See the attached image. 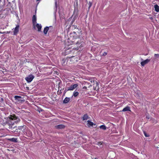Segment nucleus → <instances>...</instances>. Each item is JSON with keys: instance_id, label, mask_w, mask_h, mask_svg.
<instances>
[{"instance_id": "nucleus-25", "label": "nucleus", "mask_w": 159, "mask_h": 159, "mask_svg": "<svg viewBox=\"0 0 159 159\" xmlns=\"http://www.w3.org/2000/svg\"><path fill=\"white\" fill-rule=\"evenodd\" d=\"M76 44H77V45H78V46L79 45H80V43L79 42V41L78 40L77 41V42H76L75 43Z\"/></svg>"}, {"instance_id": "nucleus-3", "label": "nucleus", "mask_w": 159, "mask_h": 159, "mask_svg": "<svg viewBox=\"0 0 159 159\" xmlns=\"http://www.w3.org/2000/svg\"><path fill=\"white\" fill-rule=\"evenodd\" d=\"M7 127L8 128L9 130L11 132L13 133V131H15L16 129H18L17 128V127L16 126H7Z\"/></svg>"}, {"instance_id": "nucleus-23", "label": "nucleus", "mask_w": 159, "mask_h": 159, "mask_svg": "<svg viewBox=\"0 0 159 159\" xmlns=\"http://www.w3.org/2000/svg\"><path fill=\"white\" fill-rule=\"evenodd\" d=\"M143 133H144V135L145 137H149V135L148 134H147V133L145 131H143Z\"/></svg>"}, {"instance_id": "nucleus-40", "label": "nucleus", "mask_w": 159, "mask_h": 159, "mask_svg": "<svg viewBox=\"0 0 159 159\" xmlns=\"http://www.w3.org/2000/svg\"><path fill=\"white\" fill-rule=\"evenodd\" d=\"M40 0H37L38 1H40Z\"/></svg>"}, {"instance_id": "nucleus-17", "label": "nucleus", "mask_w": 159, "mask_h": 159, "mask_svg": "<svg viewBox=\"0 0 159 159\" xmlns=\"http://www.w3.org/2000/svg\"><path fill=\"white\" fill-rule=\"evenodd\" d=\"M21 97L20 96H15L14 97V98L16 100H17L18 101H19L20 100V99L21 98Z\"/></svg>"}, {"instance_id": "nucleus-11", "label": "nucleus", "mask_w": 159, "mask_h": 159, "mask_svg": "<svg viewBox=\"0 0 159 159\" xmlns=\"http://www.w3.org/2000/svg\"><path fill=\"white\" fill-rule=\"evenodd\" d=\"M122 111H130V108L129 106H127L124 108Z\"/></svg>"}, {"instance_id": "nucleus-21", "label": "nucleus", "mask_w": 159, "mask_h": 159, "mask_svg": "<svg viewBox=\"0 0 159 159\" xmlns=\"http://www.w3.org/2000/svg\"><path fill=\"white\" fill-rule=\"evenodd\" d=\"M78 94H79V93L78 92H74V93L73 95L75 97H76L78 95Z\"/></svg>"}, {"instance_id": "nucleus-39", "label": "nucleus", "mask_w": 159, "mask_h": 159, "mask_svg": "<svg viewBox=\"0 0 159 159\" xmlns=\"http://www.w3.org/2000/svg\"><path fill=\"white\" fill-rule=\"evenodd\" d=\"M36 9H35V13H36Z\"/></svg>"}, {"instance_id": "nucleus-30", "label": "nucleus", "mask_w": 159, "mask_h": 159, "mask_svg": "<svg viewBox=\"0 0 159 159\" xmlns=\"http://www.w3.org/2000/svg\"><path fill=\"white\" fill-rule=\"evenodd\" d=\"M67 89H65V90H64V95L66 93V91H67L68 90H67Z\"/></svg>"}, {"instance_id": "nucleus-16", "label": "nucleus", "mask_w": 159, "mask_h": 159, "mask_svg": "<svg viewBox=\"0 0 159 159\" xmlns=\"http://www.w3.org/2000/svg\"><path fill=\"white\" fill-rule=\"evenodd\" d=\"M155 11L158 12L159 11V6L157 4H156L154 6Z\"/></svg>"}, {"instance_id": "nucleus-18", "label": "nucleus", "mask_w": 159, "mask_h": 159, "mask_svg": "<svg viewBox=\"0 0 159 159\" xmlns=\"http://www.w3.org/2000/svg\"><path fill=\"white\" fill-rule=\"evenodd\" d=\"M89 118V116H88L87 114H85L83 117V119L84 120H87Z\"/></svg>"}, {"instance_id": "nucleus-36", "label": "nucleus", "mask_w": 159, "mask_h": 159, "mask_svg": "<svg viewBox=\"0 0 159 159\" xmlns=\"http://www.w3.org/2000/svg\"><path fill=\"white\" fill-rule=\"evenodd\" d=\"M1 101H3V100H4L3 99V98H1Z\"/></svg>"}, {"instance_id": "nucleus-29", "label": "nucleus", "mask_w": 159, "mask_h": 159, "mask_svg": "<svg viewBox=\"0 0 159 159\" xmlns=\"http://www.w3.org/2000/svg\"><path fill=\"white\" fill-rule=\"evenodd\" d=\"M43 111V110L40 108L38 110V111L39 112H40V111Z\"/></svg>"}, {"instance_id": "nucleus-27", "label": "nucleus", "mask_w": 159, "mask_h": 159, "mask_svg": "<svg viewBox=\"0 0 159 159\" xmlns=\"http://www.w3.org/2000/svg\"><path fill=\"white\" fill-rule=\"evenodd\" d=\"M48 28H49V30H52L53 28L52 26L48 27Z\"/></svg>"}, {"instance_id": "nucleus-9", "label": "nucleus", "mask_w": 159, "mask_h": 159, "mask_svg": "<svg viewBox=\"0 0 159 159\" xmlns=\"http://www.w3.org/2000/svg\"><path fill=\"white\" fill-rule=\"evenodd\" d=\"M7 140L10 141L15 143H17L18 142L17 139L16 138H13L11 139H8Z\"/></svg>"}, {"instance_id": "nucleus-13", "label": "nucleus", "mask_w": 159, "mask_h": 159, "mask_svg": "<svg viewBox=\"0 0 159 159\" xmlns=\"http://www.w3.org/2000/svg\"><path fill=\"white\" fill-rule=\"evenodd\" d=\"M20 131H18V129H16L15 131H13V133L15 134H16V136H19L20 135Z\"/></svg>"}, {"instance_id": "nucleus-26", "label": "nucleus", "mask_w": 159, "mask_h": 159, "mask_svg": "<svg viewBox=\"0 0 159 159\" xmlns=\"http://www.w3.org/2000/svg\"><path fill=\"white\" fill-rule=\"evenodd\" d=\"M107 52H105L102 54V55L103 56H106L107 55Z\"/></svg>"}, {"instance_id": "nucleus-37", "label": "nucleus", "mask_w": 159, "mask_h": 159, "mask_svg": "<svg viewBox=\"0 0 159 159\" xmlns=\"http://www.w3.org/2000/svg\"><path fill=\"white\" fill-rule=\"evenodd\" d=\"M98 143H99V144H102V143H101V142H99Z\"/></svg>"}, {"instance_id": "nucleus-1", "label": "nucleus", "mask_w": 159, "mask_h": 159, "mask_svg": "<svg viewBox=\"0 0 159 159\" xmlns=\"http://www.w3.org/2000/svg\"><path fill=\"white\" fill-rule=\"evenodd\" d=\"M20 120V119L15 115H10L7 118V121L3 123V125H6L7 126H14Z\"/></svg>"}, {"instance_id": "nucleus-7", "label": "nucleus", "mask_w": 159, "mask_h": 159, "mask_svg": "<svg viewBox=\"0 0 159 159\" xmlns=\"http://www.w3.org/2000/svg\"><path fill=\"white\" fill-rule=\"evenodd\" d=\"M55 127L57 129H64L65 127V126L64 125L60 124L56 126Z\"/></svg>"}, {"instance_id": "nucleus-19", "label": "nucleus", "mask_w": 159, "mask_h": 159, "mask_svg": "<svg viewBox=\"0 0 159 159\" xmlns=\"http://www.w3.org/2000/svg\"><path fill=\"white\" fill-rule=\"evenodd\" d=\"M99 128L101 129H102L103 130H106L107 129V127L106 126L104 125H102L100 126L99 127Z\"/></svg>"}, {"instance_id": "nucleus-31", "label": "nucleus", "mask_w": 159, "mask_h": 159, "mask_svg": "<svg viewBox=\"0 0 159 159\" xmlns=\"http://www.w3.org/2000/svg\"><path fill=\"white\" fill-rule=\"evenodd\" d=\"M22 127H23V126H19L18 127V128L17 129H18V130L19 129L20 130V129H22L21 128Z\"/></svg>"}, {"instance_id": "nucleus-24", "label": "nucleus", "mask_w": 159, "mask_h": 159, "mask_svg": "<svg viewBox=\"0 0 159 159\" xmlns=\"http://www.w3.org/2000/svg\"><path fill=\"white\" fill-rule=\"evenodd\" d=\"M154 56L156 58H158L159 57V54H155L154 55Z\"/></svg>"}, {"instance_id": "nucleus-12", "label": "nucleus", "mask_w": 159, "mask_h": 159, "mask_svg": "<svg viewBox=\"0 0 159 159\" xmlns=\"http://www.w3.org/2000/svg\"><path fill=\"white\" fill-rule=\"evenodd\" d=\"M87 122L88 123L87 125L89 127L90 126H93V125H95V124H93V122L90 121V120H88L87 121Z\"/></svg>"}, {"instance_id": "nucleus-14", "label": "nucleus", "mask_w": 159, "mask_h": 159, "mask_svg": "<svg viewBox=\"0 0 159 159\" xmlns=\"http://www.w3.org/2000/svg\"><path fill=\"white\" fill-rule=\"evenodd\" d=\"M36 27L38 28V31L40 32L41 31L42 26L41 24H37L36 25Z\"/></svg>"}, {"instance_id": "nucleus-22", "label": "nucleus", "mask_w": 159, "mask_h": 159, "mask_svg": "<svg viewBox=\"0 0 159 159\" xmlns=\"http://www.w3.org/2000/svg\"><path fill=\"white\" fill-rule=\"evenodd\" d=\"M89 7H88V9H89V10L92 6V2H89Z\"/></svg>"}, {"instance_id": "nucleus-8", "label": "nucleus", "mask_w": 159, "mask_h": 159, "mask_svg": "<svg viewBox=\"0 0 159 159\" xmlns=\"http://www.w3.org/2000/svg\"><path fill=\"white\" fill-rule=\"evenodd\" d=\"M32 22L33 25H35L36 23V15H34L33 16Z\"/></svg>"}, {"instance_id": "nucleus-42", "label": "nucleus", "mask_w": 159, "mask_h": 159, "mask_svg": "<svg viewBox=\"0 0 159 159\" xmlns=\"http://www.w3.org/2000/svg\"><path fill=\"white\" fill-rule=\"evenodd\" d=\"M1 0H0V1H1Z\"/></svg>"}, {"instance_id": "nucleus-32", "label": "nucleus", "mask_w": 159, "mask_h": 159, "mask_svg": "<svg viewBox=\"0 0 159 159\" xmlns=\"http://www.w3.org/2000/svg\"><path fill=\"white\" fill-rule=\"evenodd\" d=\"M96 84L97 86L99 85V83L98 82L96 81Z\"/></svg>"}, {"instance_id": "nucleus-28", "label": "nucleus", "mask_w": 159, "mask_h": 159, "mask_svg": "<svg viewBox=\"0 0 159 159\" xmlns=\"http://www.w3.org/2000/svg\"><path fill=\"white\" fill-rule=\"evenodd\" d=\"M55 0V8H56V10L57 8V2L56 0Z\"/></svg>"}, {"instance_id": "nucleus-6", "label": "nucleus", "mask_w": 159, "mask_h": 159, "mask_svg": "<svg viewBox=\"0 0 159 159\" xmlns=\"http://www.w3.org/2000/svg\"><path fill=\"white\" fill-rule=\"evenodd\" d=\"M150 61V59H147L143 61H142L141 62V66H144L145 64H147L148 62Z\"/></svg>"}, {"instance_id": "nucleus-4", "label": "nucleus", "mask_w": 159, "mask_h": 159, "mask_svg": "<svg viewBox=\"0 0 159 159\" xmlns=\"http://www.w3.org/2000/svg\"><path fill=\"white\" fill-rule=\"evenodd\" d=\"M78 86L77 84H75L73 85H71L70 86L68 87L67 90H72L76 88Z\"/></svg>"}, {"instance_id": "nucleus-35", "label": "nucleus", "mask_w": 159, "mask_h": 159, "mask_svg": "<svg viewBox=\"0 0 159 159\" xmlns=\"http://www.w3.org/2000/svg\"><path fill=\"white\" fill-rule=\"evenodd\" d=\"M150 19L151 20H152L153 19V18L152 17L150 18Z\"/></svg>"}, {"instance_id": "nucleus-33", "label": "nucleus", "mask_w": 159, "mask_h": 159, "mask_svg": "<svg viewBox=\"0 0 159 159\" xmlns=\"http://www.w3.org/2000/svg\"><path fill=\"white\" fill-rule=\"evenodd\" d=\"M83 89H87V87L86 86H84L83 88Z\"/></svg>"}, {"instance_id": "nucleus-20", "label": "nucleus", "mask_w": 159, "mask_h": 159, "mask_svg": "<svg viewBox=\"0 0 159 159\" xmlns=\"http://www.w3.org/2000/svg\"><path fill=\"white\" fill-rule=\"evenodd\" d=\"M27 134H28L27 136L29 137H31L32 135V133L29 130L27 131L26 133Z\"/></svg>"}, {"instance_id": "nucleus-34", "label": "nucleus", "mask_w": 159, "mask_h": 159, "mask_svg": "<svg viewBox=\"0 0 159 159\" xmlns=\"http://www.w3.org/2000/svg\"><path fill=\"white\" fill-rule=\"evenodd\" d=\"M146 118L148 119H149V117L148 116H147L146 117Z\"/></svg>"}, {"instance_id": "nucleus-15", "label": "nucleus", "mask_w": 159, "mask_h": 159, "mask_svg": "<svg viewBox=\"0 0 159 159\" xmlns=\"http://www.w3.org/2000/svg\"><path fill=\"white\" fill-rule=\"evenodd\" d=\"M49 30V28L48 27H45L43 30V32L44 34H47L48 31Z\"/></svg>"}, {"instance_id": "nucleus-38", "label": "nucleus", "mask_w": 159, "mask_h": 159, "mask_svg": "<svg viewBox=\"0 0 159 159\" xmlns=\"http://www.w3.org/2000/svg\"><path fill=\"white\" fill-rule=\"evenodd\" d=\"M92 86V85L90 84L89 87V88H90V87H91Z\"/></svg>"}, {"instance_id": "nucleus-41", "label": "nucleus", "mask_w": 159, "mask_h": 159, "mask_svg": "<svg viewBox=\"0 0 159 159\" xmlns=\"http://www.w3.org/2000/svg\"><path fill=\"white\" fill-rule=\"evenodd\" d=\"M0 33H2L1 32H0Z\"/></svg>"}, {"instance_id": "nucleus-10", "label": "nucleus", "mask_w": 159, "mask_h": 159, "mask_svg": "<svg viewBox=\"0 0 159 159\" xmlns=\"http://www.w3.org/2000/svg\"><path fill=\"white\" fill-rule=\"evenodd\" d=\"M70 98L66 97L63 100V103H67L70 101Z\"/></svg>"}, {"instance_id": "nucleus-2", "label": "nucleus", "mask_w": 159, "mask_h": 159, "mask_svg": "<svg viewBox=\"0 0 159 159\" xmlns=\"http://www.w3.org/2000/svg\"><path fill=\"white\" fill-rule=\"evenodd\" d=\"M34 78V76L32 75H30L25 78V80L28 83L30 82Z\"/></svg>"}, {"instance_id": "nucleus-5", "label": "nucleus", "mask_w": 159, "mask_h": 159, "mask_svg": "<svg viewBox=\"0 0 159 159\" xmlns=\"http://www.w3.org/2000/svg\"><path fill=\"white\" fill-rule=\"evenodd\" d=\"M19 25H16V27L14 29L13 32V34L14 35H16L19 32Z\"/></svg>"}]
</instances>
